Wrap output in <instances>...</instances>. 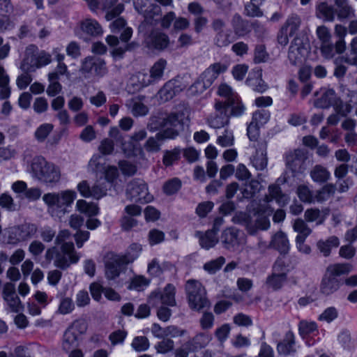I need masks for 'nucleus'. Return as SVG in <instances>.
<instances>
[{
    "label": "nucleus",
    "instance_id": "obj_1",
    "mask_svg": "<svg viewBox=\"0 0 357 357\" xmlns=\"http://www.w3.org/2000/svg\"><path fill=\"white\" fill-rule=\"evenodd\" d=\"M272 212L268 207L261 205L254 210L252 215L236 213L232 218V222L243 225L250 235H255L259 231L267 230L270 227L269 217Z\"/></svg>",
    "mask_w": 357,
    "mask_h": 357
},
{
    "label": "nucleus",
    "instance_id": "obj_2",
    "mask_svg": "<svg viewBox=\"0 0 357 357\" xmlns=\"http://www.w3.org/2000/svg\"><path fill=\"white\" fill-rule=\"evenodd\" d=\"M31 173L34 178L45 184L56 183L61 178L60 169L42 156L35 157L32 160Z\"/></svg>",
    "mask_w": 357,
    "mask_h": 357
},
{
    "label": "nucleus",
    "instance_id": "obj_3",
    "mask_svg": "<svg viewBox=\"0 0 357 357\" xmlns=\"http://www.w3.org/2000/svg\"><path fill=\"white\" fill-rule=\"evenodd\" d=\"M76 198V192L66 190L59 192H49L43 196L52 217L61 218L66 213V207L70 206Z\"/></svg>",
    "mask_w": 357,
    "mask_h": 357
},
{
    "label": "nucleus",
    "instance_id": "obj_4",
    "mask_svg": "<svg viewBox=\"0 0 357 357\" xmlns=\"http://www.w3.org/2000/svg\"><path fill=\"white\" fill-rule=\"evenodd\" d=\"M185 291L189 306L192 310L199 311L209 307L210 303L206 297V291L201 282L195 280H188Z\"/></svg>",
    "mask_w": 357,
    "mask_h": 357
},
{
    "label": "nucleus",
    "instance_id": "obj_5",
    "mask_svg": "<svg viewBox=\"0 0 357 357\" xmlns=\"http://www.w3.org/2000/svg\"><path fill=\"white\" fill-rule=\"evenodd\" d=\"M87 323L83 319L73 321L66 330L62 342V349L66 352L79 346L80 336L86 333Z\"/></svg>",
    "mask_w": 357,
    "mask_h": 357
},
{
    "label": "nucleus",
    "instance_id": "obj_6",
    "mask_svg": "<svg viewBox=\"0 0 357 357\" xmlns=\"http://www.w3.org/2000/svg\"><path fill=\"white\" fill-rule=\"evenodd\" d=\"M38 231L36 225L31 222H24L9 229L7 243L10 245H17L33 238Z\"/></svg>",
    "mask_w": 357,
    "mask_h": 357
},
{
    "label": "nucleus",
    "instance_id": "obj_7",
    "mask_svg": "<svg viewBox=\"0 0 357 357\" xmlns=\"http://www.w3.org/2000/svg\"><path fill=\"white\" fill-rule=\"evenodd\" d=\"M126 196L129 200L142 204L149 203L153 199L147 184L140 178L132 179L127 184Z\"/></svg>",
    "mask_w": 357,
    "mask_h": 357
},
{
    "label": "nucleus",
    "instance_id": "obj_8",
    "mask_svg": "<svg viewBox=\"0 0 357 357\" xmlns=\"http://www.w3.org/2000/svg\"><path fill=\"white\" fill-rule=\"evenodd\" d=\"M61 252H56L54 264L56 267L66 269L70 264H75L79 259V256L75 250L72 242L63 243L61 246Z\"/></svg>",
    "mask_w": 357,
    "mask_h": 357
},
{
    "label": "nucleus",
    "instance_id": "obj_9",
    "mask_svg": "<svg viewBox=\"0 0 357 357\" xmlns=\"http://www.w3.org/2000/svg\"><path fill=\"white\" fill-rule=\"evenodd\" d=\"M307 158V151L303 149H298L289 152L285 157L287 169L290 171L293 176L303 173L305 169Z\"/></svg>",
    "mask_w": 357,
    "mask_h": 357
},
{
    "label": "nucleus",
    "instance_id": "obj_10",
    "mask_svg": "<svg viewBox=\"0 0 357 357\" xmlns=\"http://www.w3.org/2000/svg\"><path fill=\"white\" fill-rule=\"evenodd\" d=\"M309 51V44L304 42L302 38L296 37L289 48L288 59L292 65H301L305 61Z\"/></svg>",
    "mask_w": 357,
    "mask_h": 357
},
{
    "label": "nucleus",
    "instance_id": "obj_11",
    "mask_svg": "<svg viewBox=\"0 0 357 357\" xmlns=\"http://www.w3.org/2000/svg\"><path fill=\"white\" fill-rule=\"evenodd\" d=\"M183 112H172L165 116H153L151 119L149 126L151 130L157 129L160 127L166 129H175V128L181 124L184 117Z\"/></svg>",
    "mask_w": 357,
    "mask_h": 357
},
{
    "label": "nucleus",
    "instance_id": "obj_12",
    "mask_svg": "<svg viewBox=\"0 0 357 357\" xmlns=\"http://www.w3.org/2000/svg\"><path fill=\"white\" fill-rule=\"evenodd\" d=\"M146 46L151 50L164 51L170 45L169 36L159 29L152 30L146 39Z\"/></svg>",
    "mask_w": 357,
    "mask_h": 357
},
{
    "label": "nucleus",
    "instance_id": "obj_13",
    "mask_svg": "<svg viewBox=\"0 0 357 357\" xmlns=\"http://www.w3.org/2000/svg\"><path fill=\"white\" fill-rule=\"evenodd\" d=\"M208 125L215 129H220L229 123L226 104L218 101L215 104V112L208 119Z\"/></svg>",
    "mask_w": 357,
    "mask_h": 357
},
{
    "label": "nucleus",
    "instance_id": "obj_14",
    "mask_svg": "<svg viewBox=\"0 0 357 357\" xmlns=\"http://www.w3.org/2000/svg\"><path fill=\"white\" fill-rule=\"evenodd\" d=\"M178 135V132L174 129H165L149 137L144 144L145 149L149 152H157L160 150V142L166 139H173Z\"/></svg>",
    "mask_w": 357,
    "mask_h": 357
},
{
    "label": "nucleus",
    "instance_id": "obj_15",
    "mask_svg": "<svg viewBox=\"0 0 357 357\" xmlns=\"http://www.w3.org/2000/svg\"><path fill=\"white\" fill-rule=\"evenodd\" d=\"M185 88V84H183L180 79H175L169 80L166 82L159 91V98L163 102L168 101L172 99L177 93L182 91Z\"/></svg>",
    "mask_w": 357,
    "mask_h": 357
},
{
    "label": "nucleus",
    "instance_id": "obj_16",
    "mask_svg": "<svg viewBox=\"0 0 357 357\" xmlns=\"http://www.w3.org/2000/svg\"><path fill=\"white\" fill-rule=\"evenodd\" d=\"M228 66L222 63H214L210 65L200 75L199 78L208 88L213 84L220 74L225 73Z\"/></svg>",
    "mask_w": 357,
    "mask_h": 357
},
{
    "label": "nucleus",
    "instance_id": "obj_17",
    "mask_svg": "<svg viewBox=\"0 0 357 357\" xmlns=\"http://www.w3.org/2000/svg\"><path fill=\"white\" fill-rule=\"evenodd\" d=\"M255 147L256 151L250 159L251 162L257 170H263L266 167L268 163L266 142L264 140L257 142V144H255Z\"/></svg>",
    "mask_w": 357,
    "mask_h": 357
},
{
    "label": "nucleus",
    "instance_id": "obj_18",
    "mask_svg": "<svg viewBox=\"0 0 357 357\" xmlns=\"http://www.w3.org/2000/svg\"><path fill=\"white\" fill-rule=\"evenodd\" d=\"M294 230L298 233L296 238V242L298 245L300 250H302L301 246H304L303 252L308 253L310 251L309 247L304 245L305 238L311 234L312 230L305 222V221L301 218H298L294 221L293 225Z\"/></svg>",
    "mask_w": 357,
    "mask_h": 357
},
{
    "label": "nucleus",
    "instance_id": "obj_19",
    "mask_svg": "<svg viewBox=\"0 0 357 357\" xmlns=\"http://www.w3.org/2000/svg\"><path fill=\"white\" fill-rule=\"evenodd\" d=\"M124 259L118 255L109 259L105 264V276L108 280L116 278L123 267L126 265Z\"/></svg>",
    "mask_w": 357,
    "mask_h": 357
},
{
    "label": "nucleus",
    "instance_id": "obj_20",
    "mask_svg": "<svg viewBox=\"0 0 357 357\" xmlns=\"http://www.w3.org/2000/svg\"><path fill=\"white\" fill-rule=\"evenodd\" d=\"M316 34L321 42V54L330 56L332 54L331 46L332 35L330 29L325 25L319 26L316 29Z\"/></svg>",
    "mask_w": 357,
    "mask_h": 357
},
{
    "label": "nucleus",
    "instance_id": "obj_21",
    "mask_svg": "<svg viewBox=\"0 0 357 357\" xmlns=\"http://www.w3.org/2000/svg\"><path fill=\"white\" fill-rule=\"evenodd\" d=\"M221 243L225 248L234 250L239 245L238 230L234 227L225 229L221 236Z\"/></svg>",
    "mask_w": 357,
    "mask_h": 357
},
{
    "label": "nucleus",
    "instance_id": "obj_22",
    "mask_svg": "<svg viewBox=\"0 0 357 357\" xmlns=\"http://www.w3.org/2000/svg\"><path fill=\"white\" fill-rule=\"evenodd\" d=\"M36 49L33 45H31L26 49L25 57L20 65V69L22 71L33 72L36 68H38L37 54H35Z\"/></svg>",
    "mask_w": 357,
    "mask_h": 357
},
{
    "label": "nucleus",
    "instance_id": "obj_23",
    "mask_svg": "<svg viewBox=\"0 0 357 357\" xmlns=\"http://www.w3.org/2000/svg\"><path fill=\"white\" fill-rule=\"evenodd\" d=\"M175 291V287L171 284H168L165 287L163 293L159 291L153 292L151 295V298H160L163 304L174 306L176 305Z\"/></svg>",
    "mask_w": 357,
    "mask_h": 357
},
{
    "label": "nucleus",
    "instance_id": "obj_24",
    "mask_svg": "<svg viewBox=\"0 0 357 357\" xmlns=\"http://www.w3.org/2000/svg\"><path fill=\"white\" fill-rule=\"evenodd\" d=\"M211 337L205 333H200L185 342L184 347L190 352L205 347L211 341Z\"/></svg>",
    "mask_w": 357,
    "mask_h": 357
},
{
    "label": "nucleus",
    "instance_id": "obj_25",
    "mask_svg": "<svg viewBox=\"0 0 357 357\" xmlns=\"http://www.w3.org/2000/svg\"><path fill=\"white\" fill-rule=\"evenodd\" d=\"M277 350L279 354L283 355H289L296 351L295 337L291 331L287 332L283 340L278 342Z\"/></svg>",
    "mask_w": 357,
    "mask_h": 357
},
{
    "label": "nucleus",
    "instance_id": "obj_26",
    "mask_svg": "<svg viewBox=\"0 0 357 357\" xmlns=\"http://www.w3.org/2000/svg\"><path fill=\"white\" fill-rule=\"evenodd\" d=\"M338 97L333 89H326L319 98L314 100V105L316 107L327 109L334 106Z\"/></svg>",
    "mask_w": 357,
    "mask_h": 357
},
{
    "label": "nucleus",
    "instance_id": "obj_27",
    "mask_svg": "<svg viewBox=\"0 0 357 357\" xmlns=\"http://www.w3.org/2000/svg\"><path fill=\"white\" fill-rule=\"evenodd\" d=\"M135 9L139 13L143 15L144 21L149 24H154L161 14V8L157 5H151L145 10H143L142 7L135 5Z\"/></svg>",
    "mask_w": 357,
    "mask_h": 357
},
{
    "label": "nucleus",
    "instance_id": "obj_28",
    "mask_svg": "<svg viewBox=\"0 0 357 357\" xmlns=\"http://www.w3.org/2000/svg\"><path fill=\"white\" fill-rule=\"evenodd\" d=\"M271 246L278 250L281 254H287L289 250V243L287 235L279 231L272 237Z\"/></svg>",
    "mask_w": 357,
    "mask_h": 357
},
{
    "label": "nucleus",
    "instance_id": "obj_29",
    "mask_svg": "<svg viewBox=\"0 0 357 357\" xmlns=\"http://www.w3.org/2000/svg\"><path fill=\"white\" fill-rule=\"evenodd\" d=\"M287 280V276L286 275L271 273L266 278L264 285L268 289L278 291L283 287Z\"/></svg>",
    "mask_w": 357,
    "mask_h": 357
},
{
    "label": "nucleus",
    "instance_id": "obj_30",
    "mask_svg": "<svg viewBox=\"0 0 357 357\" xmlns=\"http://www.w3.org/2000/svg\"><path fill=\"white\" fill-rule=\"evenodd\" d=\"M116 4L115 0H106L102 3V8L107 10L105 19L107 21L112 20L119 15L123 10L124 6L121 3Z\"/></svg>",
    "mask_w": 357,
    "mask_h": 357
},
{
    "label": "nucleus",
    "instance_id": "obj_31",
    "mask_svg": "<svg viewBox=\"0 0 357 357\" xmlns=\"http://www.w3.org/2000/svg\"><path fill=\"white\" fill-rule=\"evenodd\" d=\"M268 195H266L264 201L269 202L272 199H275L279 204L284 205L288 202V197L283 194L279 185H271L268 187Z\"/></svg>",
    "mask_w": 357,
    "mask_h": 357
},
{
    "label": "nucleus",
    "instance_id": "obj_32",
    "mask_svg": "<svg viewBox=\"0 0 357 357\" xmlns=\"http://www.w3.org/2000/svg\"><path fill=\"white\" fill-rule=\"evenodd\" d=\"M339 286L338 280L326 273L321 282V291L326 295H330L337 291Z\"/></svg>",
    "mask_w": 357,
    "mask_h": 357
},
{
    "label": "nucleus",
    "instance_id": "obj_33",
    "mask_svg": "<svg viewBox=\"0 0 357 357\" xmlns=\"http://www.w3.org/2000/svg\"><path fill=\"white\" fill-rule=\"evenodd\" d=\"M76 209L88 217H93L99 213L98 205L93 202H87L84 199H79L76 202Z\"/></svg>",
    "mask_w": 357,
    "mask_h": 357
},
{
    "label": "nucleus",
    "instance_id": "obj_34",
    "mask_svg": "<svg viewBox=\"0 0 357 357\" xmlns=\"http://www.w3.org/2000/svg\"><path fill=\"white\" fill-rule=\"evenodd\" d=\"M336 191V185L327 183L318 190L315 194V202L323 203L333 197Z\"/></svg>",
    "mask_w": 357,
    "mask_h": 357
},
{
    "label": "nucleus",
    "instance_id": "obj_35",
    "mask_svg": "<svg viewBox=\"0 0 357 357\" xmlns=\"http://www.w3.org/2000/svg\"><path fill=\"white\" fill-rule=\"evenodd\" d=\"M310 174L314 182L320 183L326 182L331 177L330 172L320 165H315L310 171Z\"/></svg>",
    "mask_w": 357,
    "mask_h": 357
},
{
    "label": "nucleus",
    "instance_id": "obj_36",
    "mask_svg": "<svg viewBox=\"0 0 357 357\" xmlns=\"http://www.w3.org/2000/svg\"><path fill=\"white\" fill-rule=\"evenodd\" d=\"M247 84L253 90L259 93L264 92L268 86L261 78V74L258 72L250 75L246 80Z\"/></svg>",
    "mask_w": 357,
    "mask_h": 357
},
{
    "label": "nucleus",
    "instance_id": "obj_37",
    "mask_svg": "<svg viewBox=\"0 0 357 357\" xmlns=\"http://www.w3.org/2000/svg\"><path fill=\"white\" fill-rule=\"evenodd\" d=\"M335 10L327 3H319L317 7V16L324 21L333 22L335 20Z\"/></svg>",
    "mask_w": 357,
    "mask_h": 357
},
{
    "label": "nucleus",
    "instance_id": "obj_38",
    "mask_svg": "<svg viewBox=\"0 0 357 357\" xmlns=\"http://www.w3.org/2000/svg\"><path fill=\"white\" fill-rule=\"evenodd\" d=\"M340 59L349 66L357 67V36H355L349 43V54L342 56Z\"/></svg>",
    "mask_w": 357,
    "mask_h": 357
},
{
    "label": "nucleus",
    "instance_id": "obj_39",
    "mask_svg": "<svg viewBox=\"0 0 357 357\" xmlns=\"http://www.w3.org/2000/svg\"><path fill=\"white\" fill-rule=\"evenodd\" d=\"M82 30L92 36H97L102 33V29L99 23L93 20L87 19L81 24Z\"/></svg>",
    "mask_w": 357,
    "mask_h": 357
},
{
    "label": "nucleus",
    "instance_id": "obj_40",
    "mask_svg": "<svg viewBox=\"0 0 357 357\" xmlns=\"http://www.w3.org/2000/svg\"><path fill=\"white\" fill-rule=\"evenodd\" d=\"M167 64V62L165 59H160L150 68V76L154 83L162 78Z\"/></svg>",
    "mask_w": 357,
    "mask_h": 357
},
{
    "label": "nucleus",
    "instance_id": "obj_41",
    "mask_svg": "<svg viewBox=\"0 0 357 357\" xmlns=\"http://www.w3.org/2000/svg\"><path fill=\"white\" fill-rule=\"evenodd\" d=\"M152 78L150 75L146 73H138L130 78V84L135 88L136 90H139L142 88L147 86L153 84Z\"/></svg>",
    "mask_w": 357,
    "mask_h": 357
},
{
    "label": "nucleus",
    "instance_id": "obj_42",
    "mask_svg": "<svg viewBox=\"0 0 357 357\" xmlns=\"http://www.w3.org/2000/svg\"><path fill=\"white\" fill-rule=\"evenodd\" d=\"M352 270V266L349 264H335L328 266L326 273L332 277H337L348 274Z\"/></svg>",
    "mask_w": 357,
    "mask_h": 357
},
{
    "label": "nucleus",
    "instance_id": "obj_43",
    "mask_svg": "<svg viewBox=\"0 0 357 357\" xmlns=\"http://www.w3.org/2000/svg\"><path fill=\"white\" fill-rule=\"evenodd\" d=\"M301 19L297 14H291L287 18L284 24L282 26L285 31L289 32L290 36L296 33L301 24Z\"/></svg>",
    "mask_w": 357,
    "mask_h": 357
},
{
    "label": "nucleus",
    "instance_id": "obj_44",
    "mask_svg": "<svg viewBox=\"0 0 357 357\" xmlns=\"http://www.w3.org/2000/svg\"><path fill=\"white\" fill-rule=\"evenodd\" d=\"M49 85L47 89V94L49 96L54 97L62 90V86L59 83V77L56 73H49L47 75Z\"/></svg>",
    "mask_w": 357,
    "mask_h": 357
},
{
    "label": "nucleus",
    "instance_id": "obj_45",
    "mask_svg": "<svg viewBox=\"0 0 357 357\" xmlns=\"http://www.w3.org/2000/svg\"><path fill=\"white\" fill-rule=\"evenodd\" d=\"M339 243V239L336 236H331L326 241H319L317 243V247L320 252L327 257L330 255L331 249L337 248Z\"/></svg>",
    "mask_w": 357,
    "mask_h": 357
},
{
    "label": "nucleus",
    "instance_id": "obj_46",
    "mask_svg": "<svg viewBox=\"0 0 357 357\" xmlns=\"http://www.w3.org/2000/svg\"><path fill=\"white\" fill-rule=\"evenodd\" d=\"M264 0H250L245 7V15L251 17H260L263 16V11L259 6Z\"/></svg>",
    "mask_w": 357,
    "mask_h": 357
},
{
    "label": "nucleus",
    "instance_id": "obj_47",
    "mask_svg": "<svg viewBox=\"0 0 357 357\" xmlns=\"http://www.w3.org/2000/svg\"><path fill=\"white\" fill-rule=\"evenodd\" d=\"M231 24L233 26L235 33L239 36H243L249 31L248 22L243 20L242 17L238 14L234 15L231 20Z\"/></svg>",
    "mask_w": 357,
    "mask_h": 357
},
{
    "label": "nucleus",
    "instance_id": "obj_48",
    "mask_svg": "<svg viewBox=\"0 0 357 357\" xmlns=\"http://www.w3.org/2000/svg\"><path fill=\"white\" fill-rule=\"evenodd\" d=\"M296 194L303 202L308 204L315 202V195H313V192L306 185H299L296 189Z\"/></svg>",
    "mask_w": 357,
    "mask_h": 357
},
{
    "label": "nucleus",
    "instance_id": "obj_49",
    "mask_svg": "<svg viewBox=\"0 0 357 357\" xmlns=\"http://www.w3.org/2000/svg\"><path fill=\"white\" fill-rule=\"evenodd\" d=\"M219 96L224 97L226 101L224 103H234L237 100L238 95L232 90L231 87L227 84H221L218 90Z\"/></svg>",
    "mask_w": 357,
    "mask_h": 357
},
{
    "label": "nucleus",
    "instance_id": "obj_50",
    "mask_svg": "<svg viewBox=\"0 0 357 357\" xmlns=\"http://www.w3.org/2000/svg\"><path fill=\"white\" fill-rule=\"evenodd\" d=\"M218 243L216 234L213 231H207L204 235L199 237V243L205 249L213 247Z\"/></svg>",
    "mask_w": 357,
    "mask_h": 357
},
{
    "label": "nucleus",
    "instance_id": "obj_51",
    "mask_svg": "<svg viewBox=\"0 0 357 357\" xmlns=\"http://www.w3.org/2000/svg\"><path fill=\"white\" fill-rule=\"evenodd\" d=\"M331 46L332 54L330 56L321 54L322 56L326 59H333L335 54L341 55L344 53L347 50V43L344 39H337L335 43L331 42Z\"/></svg>",
    "mask_w": 357,
    "mask_h": 357
},
{
    "label": "nucleus",
    "instance_id": "obj_52",
    "mask_svg": "<svg viewBox=\"0 0 357 357\" xmlns=\"http://www.w3.org/2000/svg\"><path fill=\"white\" fill-rule=\"evenodd\" d=\"M213 43L215 46L220 48L228 46L231 43L230 30L226 31L222 33L215 34L213 38Z\"/></svg>",
    "mask_w": 357,
    "mask_h": 357
},
{
    "label": "nucleus",
    "instance_id": "obj_53",
    "mask_svg": "<svg viewBox=\"0 0 357 357\" xmlns=\"http://www.w3.org/2000/svg\"><path fill=\"white\" fill-rule=\"evenodd\" d=\"M142 251V246L137 243H132L129 247L127 253L121 256L125 261L126 264L133 262L139 255Z\"/></svg>",
    "mask_w": 357,
    "mask_h": 357
},
{
    "label": "nucleus",
    "instance_id": "obj_54",
    "mask_svg": "<svg viewBox=\"0 0 357 357\" xmlns=\"http://www.w3.org/2000/svg\"><path fill=\"white\" fill-rule=\"evenodd\" d=\"M131 347L135 351L142 352L146 351L149 348L150 343L146 337L137 336L132 340Z\"/></svg>",
    "mask_w": 357,
    "mask_h": 357
},
{
    "label": "nucleus",
    "instance_id": "obj_55",
    "mask_svg": "<svg viewBox=\"0 0 357 357\" xmlns=\"http://www.w3.org/2000/svg\"><path fill=\"white\" fill-rule=\"evenodd\" d=\"M181 181L179 178H172L165 183L163 185V191L167 195L175 194L181 188Z\"/></svg>",
    "mask_w": 357,
    "mask_h": 357
},
{
    "label": "nucleus",
    "instance_id": "obj_56",
    "mask_svg": "<svg viewBox=\"0 0 357 357\" xmlns=\"http://www.w3.org/2000/svg\"><path fill=\"white\" fill-rule=\"evenodd\" d=\"M225 263V259L223 257H219L215 259L211 260L204 265V269L209 274H214Z\"/></svg>",
    "mask_w": 357,
    "mask_h": 357
},
{
    "label": "nucleus",
    "instance_id": "obj_57",
    "mask_svg": "<svg viewBox=\"0 0 357 357\" xmlns=\"http://www.w3.org/2000/svg\"><path fill=\"white\" fill-rule=\"evenodd\" d=\"M169 266V264L167 263L160 264L158 261L155 259L149 263L148 266V272L153 276H158L164 271L165 269L167 268Z\"/></svg>",
    "mask_w": 357,
    "mask_h": 357
},
{
    "label": "nucleus",
    "instance_id": "obj_58",
    "mask_svg": "<svg viewBox=\"0 0 357 357\" xmlns=\"http://www.w3.org/2000/svg\"><path fill=\"white\" fill-rule=\"evenodd\" d=\"M174 348V342L172 340L167 338L159 342L155 345V349L158 354H165L172 351Z\"/></svg>",
    "mask_w": 357,
    "mask_h": 357
},
{
    "label": "nucleus",
    "instance_id": "obj_59",
    "mask_svg": "<svg viewBox=\"0 0 357 357\" xmlns=\"http://www.w3.org/2000/svg\"><path fill=\"white\" fill-rule=\"evenodd\" d=\"M53 125L44 123L39 126L35 132V137L38 142H43L52 132Z\"/></svg>",
    "mask_w": 357,
    "mask_h": 357
},
{
    "label": "nucleus",
    "instance_id": "obj_60",
    "mask_svg": "<svg viewBox=\"0 0 357 357\" xmlns=\"http://www.w3.org/2000/svg\"><path fill=\"white\" fill-rule=\"evenodd\" d=\"M0 206L9 211L17 210V205L15 204L13 197L6 193H3L0 196Z\"/></svg>",
    "mask_w": 357,
    "mask_h": 357
},
{
    "label": "nucleus",
    "instance_id": "obj_61",
    "mask_svg": "<svg viewBox=\"0 0 357 357\" xmlns=\"http://www.w3.org/2000/svg\"><path fill=\"white\" fill-rule=\"evenodd\" d=\"M334 110L342 116H347L352 110V106L349 103H344L340 98H337L333 106Z\"/></svg>",
    "mask_w": 357,
    "mask_h": 357
},
{
    "label": "nucleus",
    "instance_id": "obj_62",
    "mask_svg": "<svg viewBox=\"0 0 357 357\" xmlns=\"http://www.w3.org/2000/svg\"><path fill=\"white\" fill-rule=\"evenodd\" d=\"M75 307L73 300L68 297L62 298L59 306L58 312L61 314L70 313Z\"/></svg>",
    "mask_w": 357,
    "mask_h": 357
},
{
    "label": "nucleus",
    "instance_id": "obj_63",
    "mask_svg": "<svg viewBox=\"0 0 357 357\" xmlns=\"http://www.w3.org/2000/svg\"><path fill=\"white\" fill-rule=\"evenodd\" d=\"M270 114L268 112L261 110L255 112L252 116L251 123H254L256 126H262L269 120Z\"/></svg>",
    "mask_w": 357,
    "mask_h": 357
},
{
    "label": "nucleus",
    "instance_id": "obj_64",
    "mask_svg": "<svg viewBox=\"0 0 357 357\" xmlns=\"http://www.w3.org/2000/svg\"><path fill=\"white\" fill-rule=\"evenodd\" d=\"M208 87L205 85L203 81L198 77L197 79L190 86L188 91L191 96H198L205 91Z\"/></svg>",
    "mask_w": 357,
    "mask_h": 357
}]
</instances>
